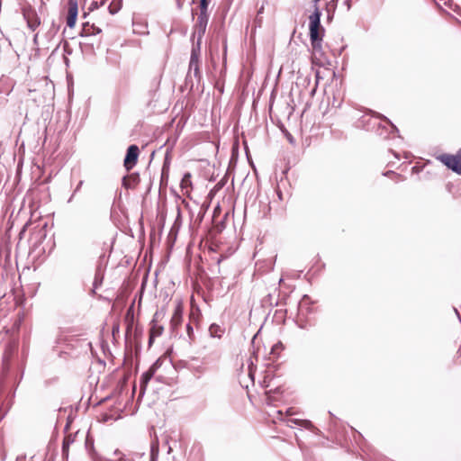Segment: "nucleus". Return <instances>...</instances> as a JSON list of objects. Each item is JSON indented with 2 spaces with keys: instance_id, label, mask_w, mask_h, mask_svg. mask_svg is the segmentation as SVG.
I'll return each instance as SVG.
<instances>
[{
  "instance_id": "nucleus-3",
  "label": "nucleus",
  "mask_w": 461,
  "mask_h": 461,
  "mask_svg": "<svg viewBox=\"0 0 461 461\" xmlns=\"http://www.w3.org/2000/svg\"><path fill=\"white\" fill-rule=\"evenodd\" d=\"M23 15L27 23L28 28L31 31L34 32L41 25V19L36 10L33 9L32 7H24L23 9Z\"/></svg>"
},
{
  "instance_id": "nucleus-21",
  "label": "nucleus",
  "mask_w": 461,
  "mask_h": 461,
  "mask_svg": "<svg viewBox=\"0 0 461 461\" xmlns=\"http://www.w3.org/2000/svg\"><path fill=\"white\" fill-rule=\"evenodd\" d=\"M38 36H39L38 33L34 34V36H33L34 44H38Z\"/></svg>"
},
{
  "instance_id": "nucleus-7",
  "label": "nucleus",
  "mask_w": 461,
  "mask_h": 461,
  "mask_svg": "<svg viewBox=\"0 0 461 461\" xmlns=\"http://www.w3.org/2000/svg\"><path fill=\"white\" fill-rule=\"evenodd\" d=\"M199 54H200V44L197 43V46L194 47L192 49L190 62H189V70L194 71V74L195 77H197L200 73Z\"/></svg>"
},
{
  "instance_id": "nucleus-8",
  "label": "nucleus",
  "mask_w": 461,
  "mask_h": 461,
  "mask_svg": "<svg viewBox=\"0 0 461 461\" xmlns=\"http://www.w3.org/2000/svg\"><path fill=\"white\" fill-rule=\"evenodd\" d=\"M158 366H159V361L157 360L149 367V369L141 375V377H140V390H141V392L145 391L148 383L152 378V376L154 375V374L157 371V369L158 368Z\"/></svg>"
},
{
  "instance_id": "nucleus-13",
  "label": "nucleus",
  "mask_w": 461,
  "mask_h": 461,
  "mask_svg": "<svg viewBox=\"0 0 461 461\" xmlns=\"http://www.w3.org/2000/svg\"><path fill=\"white\" fill-rule=\"evenodd\" d=\"M74 442V438L71 436L66 437L63 440L62 445V453L64 456H68V447L70 444Z\"/></svg>"
},
{
  "instance_id": "nucleus-1",
  "label": "nucleus",
  "mask_w": 461,
  "mask_h": 461,
  "mask_svg": "<svg viewBox=\"0 0 461 461\" xmlns=\"http://www.w3.org/2000/svg\"><path fill=\"white\" fill-rule=\"evenodd\" d=\"M320 0H313L315 5L314 12L309 16V30H310V40L312 47L314 50H321V36L320 35L321 29V11L317 6V3Z\"/></svg>"
},
{
  "instance_id": "nucleus-16",
  "label": "nucleus",
  "mask_w": 461,
  "mask_h": 461,
  "mask_svg": "<svg viewBox=\"0 0 461 461\" xmlns=\"http://www.w3.org/2000/svg\"><path fill=\"white\" fill-rule=\"evenodd\" d=\"M288 422H292V423H294V424H299V425H302L307 429L311 428L312 427V422L310 420H288Z\"/></svg>"
},
{
  "instance_id": "nucleus-19",
  "label": "nucleus",
  "mask_w": 461,
  "mask_h": 461,
  "mask_svg": "<svg viewBox=\"0 0 461 461\" xmlns=\"http://www.w3.org/2000/svg\"><path fill=\"white\" fill-rule=\"evenodd\" d=\"M186 330H187V333H188V336L190 339H192V335H193V328L190 324H187L186 325Z\"/></svg>"
},
{
  "instance_id": "nucleus-10",
  "label": "nucleus",
  "mask_w": 461,
  "mask_h": 461,
  "mask_svg": "<svg viewBox=\"0 0 461 461\" xmlns=\"http://www.w3.org/2000/svg\"><path fill=\"white\" fill-rule=\"evenodd\" d=\"M163 330L164 329L162 326L153 324L149 331V344L151 345L155 338L161 336Z\"/></svg>"
},
{
  "instance_id": "nucleus-20",
  "label": "nucleus",
  "mask_w": 461,
  "mask_h": 461,
  "mask_svg": "<svg viewBox=\"0 0 461 461\" xmlns=\"http://www.w3.org/2000/svg\"><path fill=\"white\" fill-rule=\"evenodd\" d=\"M200 5H203V8H204V5H208V1L207 0H201L200 1Z\"/></svg>"
},
{
  "instance_id": "nucleus-11",
  "label": "nucleus",
  "mask_w": 461,
  "mask_h": 461,
  "mask_svg": "<svg viewBox=\"0 0 461 461\" xmlns=\"http://www.w3.org/2000/svg\"><path fill=\"white\" fill-rule=\"evenodd\" d=\"M210 335L213 338H221L224 332V330L217 324H212L209 328Z\"/></svg>"
},
{
  "instance_id": "nucleus-9",
  "label": "nucleus",
  "mask_w": 461,
  "mask_h": 461,
  "mask_svg": "<svg viewBox=\"0 0 461 461\" xmlns=\"http://www.w3.org/2000/svg\"><path fill=\"white\" fill-rule=\"evenodd\" d=\"M183 316V305L180 301H177L176 305L175 307L174 313L171 317L170 326L173 330H176V327L181 323Z\"/></svg>"
},
{
  "instance_id": "nucleus-15",
  "label": "nucleus",
  "mask_w": 461,
  "mask_h": 461,
  "mask_svg": "<svg viewBox=\"0 0 461 461\" xmlns=\"http://www.w3.org/2000/svg\"><path fill=\"white\" fill-rule=\"evenodd\" d=\"M105 3V0H94L89 5V11H94L103 6Z\"/></svg>"
},
{
  "instance_id": "nucleus-14",
  "label": "nucleus",
  "mask_w": 461,
  "mask_h": 461,
  "mask_svg": "<svg viewBox=\"0 0 461 461\" xmlns=\"http://www.w3.org/2000/svg\"><path fill=\"white\" fill-rule=\"evenodd\" d=\"M180 185L182 189H187L191 185V175L189 173L184 176Z\"/></svg>"
},
{
  "instance_id": "nucleus-4",
  "label": "nucleus",
  "mask_w": 461,
  "mask_h": 461,
  "mask_svg": "<svg viewBox=\"0 0 461 461\" xmlns=\"http://www.w3.org/2000/svg\"><path fill=\"white\" fill-rule=\"evenodd\" d=\"M140 155V149L137 145H131L128 149L127 153L123 161V165L127 171H130L132 169L138 161V158Z\"/></svg>"
},
{
  "instance_id": "nucleus-6",
  "label": "nucleus",
  "mask_w": 461,
  "mask_h": 461,
  "mask_svg": "<svg viewBox=\"0 0 461 461\" xmlns=\"http://www.w3.org/2000/svg\"><path fill=\"white\" fill-rule=\"evenodd\" d=\"M78 13V6L77 0H68V11L67 17V25L69 28H73L76 24L77 17Z\"/></svg>"
},
{
  "instance_id": "nucleus-18",
  "label": "nucleus",
  "mask_w": 461,
  "mask_h": 461,
  "mask_svg": "<svg viewBox=\"0 0 461 461\" xmlns=\"http://www.w3.org/2000/svg\"><path fill=\"white\" fill-rule=\"evenodd\" d=\"M91 29H92V31H91V32H90V30L86 29V28H85L84 30H85L86 32H86L87 34H99V33L102 32V30H101L99 27H95V25H93V26L91 27Z\"/></svg>"
},
{
  "instance_id": "nucleus-5",
  "label": "nucleus",
  "mask_w": 461,
  "mask_h": 461,
  "mask_svg": "<svg viewBox=\"0 0 461 461\" xmlns=\"http://www.w3.org/2000/svg\"><path fill=\"white\" fill-rule=\"evenodd\" d=\"M207 7L208 5H204V8H203V5H200V14L198 15L197 23L195 26L196 30H198V44H200V41L205 32L208 23Z\"/></svg>"
},
{
  "instance_id": "nucleus-2",
  "label": "nucleus",
  "mask_w": 461,
  "mask_h": 461,
  "mask_svg": "<svg viewBox=\"0 0 461 461\" xmlns=\"http://www.w3.org/2000/svg\"><path fill=\"white\" fill-rule=\"evenodd\" d=\"M439 160L449 169L461 175V149L455 155L443 154Z\"/></svg>"
},
{
  "instance_id": "nucleus-17",
  "label": "nucleus",
  "mask_w": 461,
  "mask_h": 461,
  "mask_svg": "<svg viewBox=\"0 0 461 461\" xmlns=\"http://www.w3.org/2000/svg\"><path fill=\"white\" fill-rule=\"evenodd\" d=\"M282 349H283L282 343L281 342H277L275 345H273V347L271 348V354H276V353H277L278 351H280Z\"/></svg>"
},
{
  "instance_id": "nucleus-12",
  "label": "nucleus",
  "mask_w": 461,
  "mask_h": 461,
  "mask_svg": "<svg viewBox=\"0 0 461 461\" xmlns=\"http://www.w3.org/2000/svg\"><path fill=\"white\" fill-rule=\"evenodd\" d=\"M122 5V0H112V2L110 3V5L108 6L109 13L111 14H117L121 10Z\"/></svg>"
}]
</instances>
